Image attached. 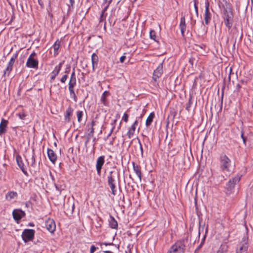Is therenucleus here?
Returning <instances> with one entry per match:
<instances>
[{
    "mask_svg": "<svg viewBox=\"0 0 253 253\" xmlns=\"http://www.w3.org/2000/svg\"><path fill=\"white\" fill-rule=\"evenodd\" d=\"M133 168L134 172L136 174L137 176L138 177V179L140 181H141V169L137 165H135L134 163H133Z\"/></svg>",
    "mask_w": 253,
    "mask_h": 253,
    "instance_id": "obj_21",
    "label": "nucleus"
},
{
    "mask_svg": "<svg viewBox=\"0 0 253 253\" xmlns=\"http://www.w3.org/2000/svg\"><path fill=\"white\" fill-rule=\"evenodd\" d=\"M8 124V121L3 119H2L0 124V135L6 132V128Z\"/></svg>",
    "mask_w": 253,
    "mask_h": 253,
    "instance_id": "obj_19",
    "label": "nucleus"
},
{
    "mask_svg": "<svg viewBox=\"0 0 253 253\" xmlns=\"http://www.w3.org/2000/svg\"><path fill=\"white\" fill-rule=\"evenodd\" d=\"M109 225L112 229H116L118 227V223L115 218L111 216L110 219L109 220Z\"/></svg>",
    "mask_w": 253,
    "mask_h": 253,
    "instance_id": "obj_27",
    "label": "nucleus"
},
{
    "mask_svg": "<svg viewBox=\"0 0 253 253\" xmlns=\"http://www.w3.org/2000/svg\"><path fill=\"white\" fill-rule=\"evenodd\" d=\"M70 80H76L75 72L74 70H73V71L72 72V73L71 74V76Z\"/></svg>",
    "mask_w": 253,
    "mask_h": 253,
    "instance_id": "obj_41",
    "label": "nucleus"
},
{
    "mask_svg": "<svg viewBox=\"0 0 253 253\" xmlns=\"http://www.w3.org/2000/svg\"><path fill=\"white\" fill-rule=\"evenodd\" d=\"M76 84V80H70L69 83V89H74V87Z\"/></svg>",
    "mask_w": 253,
    "mask_h": 253,
    "instance_id": "obj_32",
    "label": "nucleus"
},
{
    "mask_svg": "<svg viewBox=\"0 0 253 253\" xmlns=\"http://www.w3.org/2000/svg\"><path fill=\"white\" fill-rule=\"evenodd\" d=\"M96 248L94 246H91L90 249V253H93L96 250Z\"/></svg>",
    "mask_w": 253,
    "mask_h": 253,
    "instance_id": "obj_44",
    "label": "nucleus"
},
{
    "mask_svg": "<svg viewBox=\"0 0 253 253\" xmlns=\"http://www.w3.org/2000/svg\"><path fill=\"white\" fill-rule=\"evenodd\" d=\"M116 123V120H113L112 121V123H111L112 128L111 129L110 133H109V134L108 135V137L110 136L111 135V134H112V133L113 132V131L115 128V127Z\"/></svg>",
    "mask_w": 253,
    "mask_h": 253,
    "instance_id": "obj_34",
    "label": "nucleus"
},
{
    "mask_svg": "<svg viewBox=\"0 0 253 253\" xmlns=\"http://www.w3.org/2000/svg\"><path fill=\"white\" fill-rule=\"evenodd\" d=\"M84 115V112L83 111H78L77 112V116L78 118V122L81 123L82 121V118Z\"/></svg>",
    "mask_w": 253,
    "mask_h": 253,
    "instance_id": "obj_31",
    "label": "nucleus"
},
{
    "mask_svg": "<svg viewBox=\"0 0 253 253\" xmlns=\"http://www.w3.org/2000/svg\"><path fill=\"white\" fill-rule=\"evenodd\" d=\"M18 194L15 191H10L8 192L6 195H5V199L6 200L8 201H10L12 199H15L17 197Z\"/></svg>",
    "mask_w": 253,
    "mask_h": 253,
    "instance_id": "obj_20",
    "label": "nucleus"
},
{
    "mask_svg": "<svg viewBox=\"0 0 253 253\" xmlns=\"http://www.w3.org/2000/svg\"><path fill=\"white\" fill-rule=\"evenodd\" d=\"M73 113V109L69 106L66 110L64 120L65 121L69 123L71 121V117L72 116Z\"/></svg>",
    "mask_w": 253,
    "mask_h": 253,
    "instance_id": "obj_14",
    "label": "nucleus"
},
{
    "mask_svg": "<svg viewBox=\"0 0 253 253\" xmlns=\"http://www.w3.org/2000/svg\"><path fill=\"white\" fill-rule=\"evenodd\" d=\"M122 120H124L125 122H127L128 121V116L126 113H125L124 114V116L122 118Z\"/></svg>",
    "mask_w": 253,
    "mask_h": 253,
    "instance_id": "obj_42",
    "label": "nucleus"
},
{
    "mask_svg": "<svg viewBox=\"0 0 253 253\" xmlns=\"http://www.w3.org/2000/svg\"><path fill=\"white\" fill-rule=\"evenodd\" d=\"M38 3L40 5V6H41V7L43 8V2H42V0H38Z\"/></svg>",
    "mask_w": 253,
    "mask_h": 253,
    "instance_id": "obj_52",
    "label": "nucleus"
},
{
    "mask_svg": "<svg viewBox=\"0 0 253 253\" xmlns=\"http://www.w3.org/2000/svg\"><path fill=\"white\" fill-rule=\"evenodd\" d=\"M228 249V246L226 243L221 244L217 253H227Z\"/></svg>",
    "mask_w": 253,
    "mask_h": 253,
    "instance_id": "obj_25",
    "label": "nucleus"
},
{
    "mask_svg": "<svg viewBox=\"0 0 253 253\" xmlns=\"http://www.w3.org/2000/svg\"><path fill=\"white\" fill-rule=\"evenodd\" d=\"M47 156L50 161L53 164L57 160V156L54 152L51 149H47Z\"/></svg>",
    "mask_w": 253,
    "mask_h": 253,
    "instance_id": "obj_16",
    "label": "nucleus"
},
{
    "mask_svg": "<svg viewBox=\"0 0 253 253\" xmlns=\"http://www.w3.org/2000/svg\"><path fill=\"white\" fill-rule=\"evenodd\" d=\"M104 252L105 253H112V252H111L110 251H104Z\"/></svg>",
    "mask_w": 253,
    "mask_h": 253,
    "instance_id": "obj_57",
    "label": "nucleus"
},
{
    "mask_svg": "<svg viewBox=\"0 0 253 253\" xmlns=\"http://www.w3.org/2000/svg\"><path fill=\"white\" fill-rule=\"evenodd\" d=\"M193 1H194V6L195 12H196L197 15L198 16V7L197 6V3L198 1L197 0H194Z\"/></svg>",
    "mask_w": 253,
    "mask_h": 253,
    "instance_id": "obj_39",
    "label": "nucleus"
},
{
    "mask_svg": "<svg viewBox=\"0 0 253 253\" xmlns=\"http://www.w3.org/2000/svg\"><path fill=\"white\" fill-rule=\"evenodd\" d=\"M30 226H33V225L31 223H30Z\"/></svg>",
    "mask_w": 253,
    "mask_h": 253,
    "instance_id": "obj_61",
    "label": "nucleus"
},
{
    "mask_svg": "<svg viewBox=\"0 0 253 253\" xmlns=\"http://www.w3.org/2000/svg\"><path fill=\"white\" fill-rule=\"evenodd\" d=\"M150 37L151 39L154 40V41H156V33L154 30H151L150 31Z\"/></svg>",
    "mask_w": 253,
    "mask_h": 253,
    "instance_id": "obj_36",
    "label": "nucleus"
},
{
    "mask_svg": "<svg viewBox=\"0 0 253 253\" xmlns=\"http://www.w3.org/2000/svg\"><path fill=\"white\" fill-rule=\"evenodd\" d=\"M139 144H140V150H141V154L142 155V145L141 144L140 140H139Z\"/></svg>",
    "mask_w": 253,
    "mask_h": 253,
    "instance_id": "obj_54",
    "label": "nucleus"
},
{
    "mask_svg": "<svg viewBox=\"0 0 253 253\" xmlns=\"http://www.w3.org/2000/svg\"><path fill=\"white\" fill-rule=\"evenodd\" d=\"M241 137L243 139V142L245 144H246V138L245 137H244V134H243V132H242V133H241Z\"/></svg>",
    "mask_w": 253,
    "mask_h": 253,
    "instance_id": "obj_47",
    "label": "nucleus"
},
{
    "mask_svg": "<svg viewBox=\"0 0 253 253\" xmlns=\"http://www.w3.org/2000/svg\"><path fill=\"white\" fill-rule=\"evenodd\" d=\"M126 58V56H122L120 57V61L121 63H123L125 60V59Z\"/></svg>",
    "mask_w": 253,
    "mask_h": 253,
    "instance_id": "obj_48",
    "label": "nucleus"
},
{
    "mask_svg": "<svg viewBox=\"0 0 253 253\" xmlns=\"http://www.w3.org/2000/svg\"><path fill=\"white\" fill-rule=\"evenodd\" d=\"M75 2V0H69V4H68L69 10L73 9Z\"/></svg>",
    "mask_w": 253,
    "mask_h": 253,
    "instance_id": "obj_37",
    "label": "nucleus"
},
{
    "mask_svg": "<svg viewBox=\"0 0 253 253\" xmlns=\"http://www.w3.org/2000/svg\"><path fill=\"white\" fill-rule=\"evenodd\" d=\"M163 74V65L162 64H159L157 69L154 70L153 73V79L156 81L158 78L161 76Z\"/></svg>",
    "mask_w": 253,
    "mask_h": 253,
    "instance_id": "obj_12",
    "label": "nucleus"
},
{
    "mask_svg": "<svg viewBox=\"0 0 253 253\" xmlns=\"http://www.w3.org/2000/svg\"><path fill=\"white\" fill-rule=\"evenodd\" d=\"M35 233L33 229H24L22 234V239L25 243L32 241L34 238Z\"/></svg>",
    "mask_w": 253,
    "mask_h": 253,
    "instance_id": "obj_6",
    "label": "nucleus"
},
{
    "mask_svg": "<svg viewBox=\"0 0 253 253\" xmlns=\"http://www.w3.org/2000/svg\"><path fill=\"white\" fill-rule=\"evenodd\" d=\"M137 122H135L131 126V127L130 128V129H129V130L128 131V132H127V134L129 136V137H130V135L131 134H132L133 133V132L134 131V130H135V124H136Z\"/></svg>",
    "mask_w": 253,
    "mask_h": 253,
    "instance_id": "obj_33",
    "label": "nucleus"
},
{
    "mask_svg": "<svg viewBox=\"0 0 253 253\" xmlns=\"http://www.w3.org/2000/svg\"><path fill=\"white\" fill-rule=\"evenodd\" d=\"M45 226L47 230L50 233H53L56 229V225L52 219L48 218L45 221Z\"/></svg>",
    "mask_w": 253,
    "mask_h": 253,
    "instance_id": "obj_8",
    "label": "nucleus"
},
{
    "mask_svg": "<svg viewBox=\"0 0 253 253\" xmlns=\"http://www.w3.org/2000/svg\"><path fill=\"white\" fill-rule=\"evenodd\" d=\"M185 247L183 241H178L170 247L167 253H183Z\"/></svg>",
    "mask_w": 253,
    "mask_h": 253,
    "instance_id": "obj_3",
    "label": "nucleus"
},
{
    "mask_svg": "<svg viewBox=\"0 0 253 253\" xmlns=\"http://www.w3.org/2000/svg\"><path fill=\"white\" fill-rule=\"evenodd\" d=\"M13 218L17 221L20 220L25 215L24 211L21 210H14L12 212Z\"/></svg>",
    "mask_w": 253,
    "mask_h": 253,
    "instance_id": "obj_10",
    "label": "nucleus"
},
{
    "mask_svg": "<svg viewBox=\"0 0 253 253\" xmlns=\"http://www.w3.org/2000/svg\"><path fill=\"white\" fill-rule=\"evenodd\" d=\"M70 92V94L71 97H73L75 101H77V96L75 94L74 89H69Z\"/></svg>",
    "mask_w": 253,
    "mask_h": 253,
    "instance_id": "obj_35",
    "label": "nucleus"
},
{
    "mask_svg": "<svg viewBox=\"0 0 253 253\" xmlns=\"http://www.w3.org/2000/svg\"><path fill=\"white\" fill-rule=\"evenodd\" d=\"M68 78V76L67 75H64L62 76V77L60 79V82L62 83H64L66 81Z\"/></svg>",
    "mask_w": 253,
    "mask_h": 253,
    "instance_id": "obj_40",
    "label": "nucleus"
},
{
    "mask_svg": "<svg viewBox=\"0 0 253 253\" xmlns=\"http://www.w3.org/2000/svg\"><path fill=\"white\" fill-rule=\"evenodd\" d=\"M32 163L31 165L33 167L34 164H35V156L34 155L32 156Z\"/></svg>",
    "mask_w": 253,
    "mask_h": 253,
    "instance_id": "obj_50",
    "label": "nucleus"
},
{
    "mask_svg": "<svg viewBox=\"0 0 253 253\" xmlns=\"http://www.w3.org/2000/svg\"><path fill=\"white\" fill-rule=\"evenodd\" d=\"M98 61V56L95 53H93L91 55V62L93 70H94L95 66L97 64Z\"/></svg>",
    "mask_w": 253,
    "mask_h": 253,
    "instance_id": "obj_22",
    "label": "nucleus"
},
{
    "mask_svg": "<svg viewBox=\"0 0 253 253\" xmlns=\"http://www.w3.org/2000/svg\"><path fill=\"white\" fill-rule=\"evenodd\" d=\"M220 167L223 171H231V161L224 153H222L220 156Z\"/></svg>",
    "mask_w": 253,
    "mask_h": 253,
    "instance_id": "obj_2",
    "label": "nucleus"
},
{
    "mask_svg": "<svg viewBox=\"0 0 253 253\" xmlns=\"http://www.w3.org/2000/svg\"><path fill=\"white\" fill-rule=\"evenodd\" d=\"M12 68L13 66L7 64L6 69L3 71V76L4 77L8 76L10 74V73L12 71Z\"/></svg>",
    "mask_w": 253,
    "mask_h": 253,
    "instance_id": "obj_29",
    "label": "nucleus"
},
{
    "mask_svg": "<svg viewBox=\"0 0 253 253\" xmlns=\"http://www.w3.org/2000/svg\"><path fill=\"white\" fill-rule=\"evenodd\" d=\"M104 163H105V156H99L96 160V169L97 173L99 175L101 173V169L102 168V166H103Z\"/></svg>",
    "mask_w": 253,
    "mask_h": 253,
    "instance_id": "obj_7",
    "label": "nucleus"
},
{
    "mask_svg": "<svg viewBox=\"0 0 253 253\" xmlns=\"http://www.w3.org/2000/svg\"><path fill=\"white\" fill-rule=\"evenodd\" d=\"M241 87V85H240V84H237V85H236V89H237V91H239V90H240Z\"/></svg>",
    "mask_w": 253,
    "mask_h": 253,
    "instance_id": "obj_53",
    "label": "nucleus"
},
{
    "mask_svg": "<svg viewBox=\"0 0 253 253\" xmlns=\"http://www.w3.org/2000/svg\"><path fill=\"white\" fill-rule=\"evenodd\" d=\"M231 71H232V68H231V67H230V72L231 73Z\"/></svg>",
    "mask_w": 253,
    "mask_h": 253,
    "instance_id": "obj_58",
    "label": "nucleus"
},
{
    "mask_svg": "<svg viewBox=\"0 0 253 253\" xmlns=\"http://www.w3.org/2000/svg\"><path fill=\"white\" fill-rule=\"evenodd\" d=\"M179 27L181 35L183 37H184V33L186 30V24L185 22V18L184 16L181 17L179 24Z\"/></svg>",
    "mask_w": 253,
    "mask_h": 253,
    "instance_id": "obj_13",
    "label": "nucleus"
},
{
    "mask_svg": "<svg viewBox=\"0 0 253 253\" xmlns=\"http://www.w3.org/2000/svg\"><path fill=\"white\" fill-rule=\"evenodd\" d=\"M190 102L189 101L188 102V104H187V107L186 108V110H188V108L190 107Z\"/></svg>",
    "mask_w": 253,
    "mask_h": 253,
    "instance_id": "obj_56",
    "label": "nucleus"
},
{
    "mask_svg": "<svg viewBox=\"0 0 253 253\" xmlns=\"http://www.w3.org/2000/svg\"><path fill=\"white\" fill-rule=\"evenodd\" d=\"M94 125V122L92 121L90 124H87V126L88 127V130L89 131L88 133V136L89 137H91L94 134V128L93 126Z\"/></svg>",
    "mask_w": 253,
    "mask_h": 253,
    "instance_id": "obj_24",
    "label": "nucleus"
},
{
    "mask_svg": "<svg viewBox=\"0 0 253 253\" xmlns=\"http://www.w3.org/2000/svg\"><path fill=\"white\" fill-rule=\"evenodd\" d=\"M154 117H155V114L154 112H152L150 114V115L147 118V119L146 120V122H145V124L147 126H149L151 124Z\"/></svg>",
    "mask_w": 253,
    "mask_h": 253,
    "instance_id": "obj_28",
    "label": "nucleus"
},
{
    "mask_svg": "<svg viewBox=\"0 0 253 253\" xmlns=\"http://www.w3.org/2000/svg\"><path fill=\"white\" fill-rule=\"evenodd\" d=\"M251 1L252 4H253V0H251Z\"/></svg>",
    "mask_w": 253,
    "mask_h": 253,
    "instance_id": "obj_59",
    "label": "nucleus"
},
{
    "mask_svg": "<svg viewBox=\"0 0 253 253\" xmlns=\"http://www.w3.org/2000/svg\"><path fill=\"white\" fill-rule=\"evenodd\" d=\"M17 53H15L14 54H13V55L12 56V57H11V59L15 61V59L17 58Z\"/></svg>",
    "mask_w": 253,
    "mask_h": 253,
    "instance_id": "obj_46",
    "label": "nucleus"
},
{
    "mask_svg": "<svg viewBox=\"0 0 253 253\" xmlns=\"http://www.w3.org/2000/svg\"><path fill=\"white\" fill-rule=\"evenodd\" d=\"M16 162H17L18 166L20 168V169H21L22 172L26 175H28V173H27V171L24 168V164H23V163L22 162V158H21V156H20L19 155L16 156Z\"/></svg>",
    "mask_w": 253,
    "mask_h": 253,
    "instance_id": "obj_15",
    "label": "nucleus"
},
{
    "mask_svg": "<svg viewBox=\"0 0 253 253\" xmlns=\"http://www.w3.org/2000/svg\"><path fill=\"white\" fill-rule=\"evenodd\" d=\"M36 55V53L35 52H33V53H32L29 56V57H31V58H33V56Z\"/></svg>",
    "mask_w": 253,
    "mask_h": 253,
    "instance_id": "obj_55",
    "label": "nucleus"
},
{
    "mask_svg": "<svg viewBox=\"0 0 253 253\" xmlns=\"http://www.w3.org/2000/svg\"><path fill=\"white\" fill-rule=\"evenodd\" d=\"M120 174L116 170L110 171L107 175V183L113 195H116V185L120 184Z\"/></svg>",
    "mask_w": 253,
    "mask_h": 253,
    "instance_id": "obj_1",
    "label": "nucleus"
},
{
    "mask_svg": "<svg viewBox=\"0 0 253 253\" xmlns=\"http://www.w3.org/2000/svg\"><path fill=\"white\" fill-rule=\"evenodd\" d=\"M18 117L19 118L21 119V120H24L26 115L25 113H18L17 114H16Z\"/></svg>",
    "mask_w": 253,
    "mask_h": 253,
    "instance_id": "obj_38",
    "label": "nucleus"
},
{
    "mask_svg": "<svg viewBox=\"0 0 253 253\" xmlns=\"http://www.w3.org/2000/svg\"><path fill=\"white\" fill-rule=\"evenodd\" d=\"M101 245H104L105 246H110V245H113V244L112 243H106V242H104V243H102L101 244Z\"/></svg>",
    "mask_w": 253,
    "mask_h": 253,
    "instance_id": "obj_51",
    "label": "nucleus"
},
{
    "mask_svg": "<svg viewBox=\"0 0 253 253\" xmlns=\"http://www.w3.org/2000/svg\"><path fill=\"white\" fill-rule=\"evenodd\" d=\"M112 0H103V5L105 4H108L110 5V4L111 3Z\"/></svg>",
    "mask_w": 253,
    "mask_h": 253,
    "instance_id": "obj_43",
    "label": "nucleus"
},
{
    "mask_svg": "<svg viewBox=\"0 0 253 253\" xmlns=\"http://www.w3.org/2000/svg\"><path fill=\"white\" fill-rule=\"evenodd\" d=\"M210 4L208 1L206 2V9L204 14V20L206 25H208L211 19V14L209 11Z\"/></svg>",
    "mask_w": 253,
    "mask_h": 253,
    "instance_id": "obj_9",
    "label": "nucleus"
},
{
    "mask_svg": "<svg viewBox=\"0 0 253 253\" xmlns=\"http://www.w3.org/2000/svg\"><path fill=\"white\" fill-rule=\"evenodd\" d=\"M17 53H15L14 54H13V55L12 56V57H11V59L15 61V59L17 58Z\"/></svg>",
    "mask_w": 253,
    "mask_h": 253,
    "instance_id": "obj_45",
    "label": "nucleus"
},
{
    "mask_svg": "<svg viewBox=\"0 0 253 253\" xmlns=\"http://www.w3.org/2000/svg\"><path fill=\"white\" fill-rule=\"evenodd\" d=\"M228 78H229V80H230V75H229V77H228Z\"/></svg>",
    "mask_w": 253,
    "mask_h": 253,
    "instance_id": "obj_60",
    "label": "nucleus"
},
{
    "mask_svg": "<svg viewBox=\"0 0 253 253\" xmlns=\"http://www.w3.org/2000/svg\"><path fill=\"white\" fill-rule=\"evenodd\" d=\"M14 62H15V61L10 59V61L8 62L7 64L13 66Z\"/></svg>",
    "mask_w": 253,
    "mask_h": 253,
    "instance_id": "obj_49",
    "label": "nucleus"
},
{
    "mask_svg": "<svg viewBox=\"0 0 253 253\" xmlns=\"http://www.w3.org/2000/svg\"><path fill=\"white\" fill-rule=\"evenodd\" d=\"M241 176L237 175L232 179H230L226 185V189L229 193H231L236 185L240 180Z\"/></svg>",
    "mask_w": 253,
    "mask_h": 253,
    "instance_id": "obj_5",
    "label": "nucleus"
},
{
    "mask_svg": "<svg viewBox=\"0 0 253 253\" xmlns=\"http://www.w3.org/2000/svg\"><path fill=\"white\" fill-rule=\"evenodd\" d=\"M26 66L28 68H36L38 66V61L34 58L29 57L26 62Z\"/></svg>",
    "mask_w": 253,
    "mask_h": 253,
    "instance_id": "obj_11",
    "label": "nucleus"
},
{
    "mask_svg": "<svg viewBox=\"0 0 253 253\" xmlns=\"http://www.w3.org/2000/svg\"><path fill=\"white\" fill-rule=\"evenodd\" d=\"M224 20L225 25L230 29L232 27V23L230 22V20L231 18V14H229L226 12V13H224Z\"/></svg>",
    "mask_w": 253,
    "mask_h": 253,
    "instance_id": "obj_18",
    "label": "nucleus"
},
{
    "mask_svg": "<svg viewBox=\"0 0 253 253\" xmlns=\"http://www.w3.org/2000/svg\"><path fill=\"white\" fill-rule=\"evenodd\" d=\"M60 46V42L58 40L56 41L54 43L53 47L54 49V53L55 55H57L58 54V50Z\"/></svg>",
    "mask_w": 253,
    "mask_h": 253,
    "instance_id": "obj_30",
    "label": "nucleus"
},
{
    "mask_svg": "<svg viewBox=\"0 0 253 253\" xmlns=\"http://www.w3.org/2000/svg\"><path fill=\"white\" fill-rule=\"evenodd\" d=\"M248 236L247 234L245 235L239 245V247L236 249V253H247L248 248Z\"/></svg>",
    "mask_w": 253,
    "mask_h": 253,
    "instance_id": "obj_4",
    "label": "nucleus"
},
{
    "mask_svg": "<svg viewBox=\"0 0 253 253\" xmlns=\"http://www.w3.org/2000/svg\"><path fill=\"white\" fill-rule=\"evenodd\" d=\"M62 66V63H60L58 65L56 66L54 70L51 73V80H54L56 76L59 74Z\"/></svg>",
    "mask_w": 253,
    "mask_h": 253,
    "instance_id": "obj_17",
    "label": "nucleus"
},
{
    "mask_svg": "<svg viewBox=\"0 0 253 253\" xmlns=\"http://www.w3.org/2000/svg\"><path fill=\"white\" fill-rule=\"evenodd\" d=\"M109 94V92L105 91H104L101 97L100 101L104 105L107 106L108 102L106 100V96Z\"/></svg>",
    "mask_w": 253,
    "mask_h": 253,
    "instance_id": "obj_26",
    "label": "nucleus"
},
{
    "mask_svg": "<svg viewBox=\"0 0 253 253\" xmlns=\"http://www.w3.org/2000/svg\"><path fill=\"white\" fill-rule=\"evenodd\" d=\"M104 5V7L103 8V9L101 12V14L100 17V20H99L100 22L103 21L105 19L106 14H105V12L107 10V8H108V7L109 6V5H108V4H105Z\"/></svg>",
    "mask_w": 253,
    "mask_h": 253,
    "instance_id": "obj_23",
    "label": "nucleus"
}]
</instances>
